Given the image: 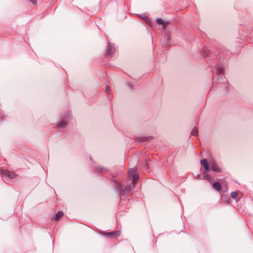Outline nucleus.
I'll list each match as a JSON object with an SVG mask.
<instances>
[{"mask_svg":"<svg viewBox=\"0 0 253 253\" xmlns=\"http://www.w3.org/2000/svg\"><path fill=\"white\" fill-rule=\"evenodd\" d=\"M128 177L126 180V184L122 185L121 181L117 178L112 179L115 188L118 191L121 196L128 194L139 179L137 169L134 167L128 171Z\"/></svg>","mask_w":253,"mask_h":253,"instance_id":"f257e3e1","label":"nucleus"},{"mask_svg":"<svg viewBox=\"0 0 253 253\" xmlns=\"http://www.w3.org/2000/svg\"><path fill=\"white\" fill-rule=\"evenodd\" d=\"M201 164L202 166L205 169V171H203V177L204 179H207L209 181H211V177L208 173H207V172L210 169L207 160L206 159H203L201 160Z\"/></svg>","mask_w":253,"mask_h":253,"instance_id":"f03ea898","label":"nucleus"},{"mask_svg":"<svg viewBox=\"0 0 253 253\" xmlns=\"http://www.w3.org/2000/svg\"><path fill=\"white\" fill-rule=\"evenodd\" d=\"M102 234L108 238L114 239L118 237L121 235V231L119 230H116L111 232H103Z\"/></svg>","mask_w":253,"mask_h":253,"instance_id":"7ed1b4c3","label":"nucleus"},{"mask_svg":"<svg viewBox=\"0 0 253 253\" xmlns=\"http://www.w3.org/2000/svg\"><path fill=\"white\" fill-rule=\"evenodd\" d=\"M1 174L7 177L10 179H13L17 176V174L14 172L8 170L7 169H2L1 170Z\"/></svg>","mask_w":253,"mask_h":253,"instance_id":"20e7f679","label":"nucleus"},{"mask_svg":"<svg viewBox=\"0 0 253 253\" xmlns=\"http://www.w3.org/2000/svg\"><path fill=\"white\" fill-rule=\"evenodd\" d=\"M209 165L212 171L218 173L222 172L221 168L219 167V166L216 163L215 161H212L210 162Z\"/></svg>","mask_w":253,"mask_h":253,"instance_id":"39448f33","label":"nucleus"},{"mask_svg":"<svg viewBox=\"0 0 253 253\" xmlns=\"http://www.w3.org/2000/svg\"><path fill=\"white\" fill-rule=\"evenodd\" d=\"M212 187L218 191H220L221 190V185L218 182H215L213 183L212 184Z\"/></svg>","mask_w":253,"mask_h":253,"instance_id":"423d86ee","label":"nucleus"},{"mask_svg":"<svg viewBox=\"0 0 253 253\" xmlns=\"http://www.w3.org/2000/svg\"><path fill=\"white\" fill-rule=\"evenodd\" d=\"M67 124L68 123L66 121L62 120L58 123L57 127L59 128H64Z\"/></svg>","mask_w":253,"mask_h":253,"instance_id":"0eeeda50","label":"nucleus"},{"mask_svg":"<svg viewBox=\"0 0 253 253\" xmlns=\"http://www.w3.org/2000/svg\"><path fill=\"white\" fill-rule=\"evenodd\" d=\"M64 215V213L62 211H58L55 217V220L56 221H58Z\"/></svg>","mask_w":253,"mask_h":253,"instance_id":"6e6552de","label":"nucleus"},{"mask_svg":"<svg viewBox=\"0 0 253 253\" xmlns=\"http://www.w3.org/2000/svg\"><path fill=\"white\" fill-rule=\"evenodd\" d=\"M115 50V48L112 44L109 43L108 45V52L109 54H111Z\"/></svg>","mask_w":253,"mask_h":253,"instance_id":"1a4fd4ad","label":"nucleus"},{"mask_svg":"<svg viewBox=\"0 0 253 253\" xmlns=\"http://www.w3.org/2000/svg\"><path fill=\"white\" fill-rule=\"evenodd\" d=\"M239 194V192L234 191L231 193V197L235 200H238V196Z\"/></svg>","mask_w":253,"mask_h":253,"instance_id":"9d476101","label":"nucleus"},{"mask_svg":"<svg viewBox=\"0 0 253 253\" xmlns=\"http://www.w3.org/2000/svg\"><path fill=\"white\" fill-rule=\"evenodd\" d=\"M156 21L157 24H162L163 25V28H165L167 24L165 22L163 21V19L161 18L157 19Z\"/></svg>","mask_w":253,"mask_h":253,"instance_id":"9b49d317","label":"nucleus"},{"mask_svg":"<svg viewBox=\"0 0 253 253\" xmlns=\"http://www.w3.org/2000/svg\"><path fill=\"white\" fill-rule=\"evenodd\" d=\"M198 128L197 127H194L191 132V134L193 136H196L198 134Z\"/></svg>","mask_w":253,"mask_h":253,"instance_id":"f8f14e48","label":"nucleus"},{"mask_svg":"<svg viewBox=\"0 0 253 253\" xmlns=\"http://www.w3.org/2000/svg\"><path fill=\"white\" fill-rule=\"evenodd\" d=\"M30 1H31V2H32L33 3L35 4L36 3V2H37V1H36V0H30Z\"/></svg>","mask_w":253,"mask_h":253,"instance_id":"ddd939ff","label":"nucleus"},{"mask_svg":"<svg viewBox=\"0 0 253 253\" xmlns=\"http://www.w3.org/2000/svg\"><path fill=\"white\" fill-rule=\"evenodd\" d=\"M106 90H107V91H109V89H108V87H107ZM107 93H108V92H107Z\"/></svg>","mask_w":253,"mask_h":253,"instance_id":"4468645a","label":"nucleus"}]
</instances>
